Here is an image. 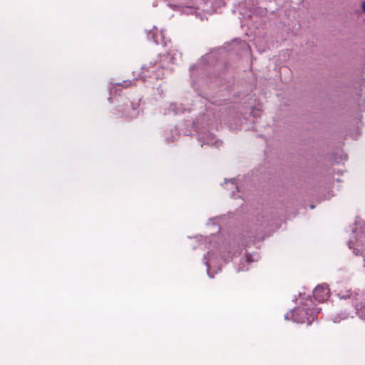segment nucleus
<instances>
[{
	"label": "nucleus",
	"instance_id": "obj_1",
	"mask_svg": "<svg viewBox=\"0 0 365 365\" xmlns=\"http://www.w3.org/2000/svg\"><path fill=\"white\" fill-rule=\"evenodd\" d=\"M338 296L340 299L352 298V303L356 314L360 318L365 319V294L355 293L353 296L352 292L350 290H347L345 293H339Z\"/></svg>",
	"mask_w": 365,
	"mask_h": 365
},
{
	"label": "nucleus",
	"instance_id": "obj_2",
	"mask_svg": "<svg viewBox=\"0 0 365 365\" xmlns=\"http://www.w3.org/2000/svg\"><path fill=\"white\" fill-rule=\"evenodd\" d=\"M309 308L305 307H299L294 309L290 313H287L284 318L287 320L292 319L297 323H307L310 324V321L314 320V316L312 315V312L309 313Z\"/></svg>",
	"mask_w": 365,
	"mask_h": 365
},
{
	"label": "nucleus",
	"instance_id": "obj_3",
	"mask_svg": "<svg viewBox=\"0 0 365 365\" xmlns=\"http://www.w3.org/2000/svg\"><path fill=\"white\" fill-rule=\"evenodd\" d=\"M356 247L353 245V242L351 241L349 243V248H353L354 250V252L356 255H362L365 257V225L364 229L361 230L360 233L356 232Z\"/></svg>",
	"mask_w": 365,
	"mask_h": 365
},
{
	"label": "nucleus",
	"instance_id": "obj_4",
	"mask_svg": "<svg viewBox=\"0 0 365 365\" xmlns=\"http://www.w3.org/2000/svg\"><path fill=\"white\" fill-rule=\"evenodd\" d=\"M314 299L319 302H325L329 296V289L326 284L318 285L313 291Z\"/></svg>",
	"mask_w": 365,
	"mask_h": 365
},
{
	"label": "nucleus",
	"instance_id": "obj_5",
	"mask_svg": "<svg viewBox=\"0 0 365 365\" xmlns=\"http://www.w3.org/2000/svg\"><path fill=\"white\" fill-rule=\"evenodd\" d=\"M199 141L202 144L212 145L216 147H219L222 145V141L215 140V138L212 135L207 136L206 139H205L203 137H201L200 138Z\"/></svg>",
	"mask_w": 365,
	"mask_h": 365
},
{
	"label": "nucleus",
	"instance_id": "obj_6",
	"mask_svg": "<svg viewBox=\"0 0 365 365\" xmlns=\"http://www.w3.org/2000/svg\"><path fill=\"white\" fill-rule=\"evenodd\" d=\"M150 74V78L159 79L163 77L164 76V69L163 68H158V70H155L154 67H151L150 69L148 70Z\"/></svg>",
	"mask_w": 365,
	"mask_h": 365
},
{
	"label": "nucleus",
	"instance_id": "obj_7",
	"mask_svg": "<svg viewBox=\"0 0 365 365\" xmlns=\"http://www.w3.org/2000/svg\"><path fill=\"white\" fill-rule=\"evenodd\" d=\"M153 41L156 44H163L166 46V41L163 32L161 31L160 34L153 36Z\"/></svg>",
	"mask_w": 365,
	"mask_h": 365
},
{
	"label": "nucleus",
	"instance_id": "obj_8",
	"mask_svg": "<svg viewBox=\"0 0 365 365\" xmlns=\"http://www.w3.org/2000/svg\"><path fill=\"white\" fill-rule=\"evenodd\" d=\"M209 256H210V254L208 253V254H207V256H205V258H204V259L207 260V261H206V262H205V264H206V266H207V274H208V275H209L210 277H213V275H211V274H210L211 265H212V259L210 258V257H209Z\"/></svg>",
	"mask_w": 365,
	"mask_h": 365
},
{
	"label": "nucleus",
	"instance_id": "obj_9",
	"mask_svg": "<svg viewBox=\"0 0 365 365\" xmlns=\"http://www.w3.org/2000/svg\"><path fill=\"white\" fill-rule=\"evenodd\" d=\"M170 110L175 113V114H178V113H182L183 112V110L181 109L180 108H178V106L175 103H173V104H170Z\"/></svg>",
	"mask_w": 365,
	"mask_h": 365
},
{
	"label": "nucleus",
	"instance_id": "obj_10",
	"mask_svg": "<svg viewBox=\"0 0 365 365\" xmlns=\"http://www.w3.org/2000/svg\"><path fill=\"white\" fill-rule=\"evenodd\" d=\"M260 113H261V110H259V109H253L252 110V114L253 115V116H257V115H260Z\"/></svg>",
	"mask_w": 365,
	"mask_h": 365
},
{
	"label": "nucleus",
	"instance_id": "obj_11",
	"mask_svg": "<svg viewBox=\"0 0 365 365\" xmlns=\"http://www.w3.org/2000/svg\"><path fill=\"white\" fill-rule=\"evenodd\" d=\"M342 315L343 317H340L339 319H338L337 317H335L334 319V322H339L341 319H344L347 317V315H345L344 314H343Z\"/></svg>",
	"mask_w": 365,
	"mask_h": 365
},
{
	"label": "nucleus",
	"instance_id": "obj_12",
	"mask_svg": "<svg viewBox=\"0 0 365 365\" xmlns=\"http://www.w3.org/2000/svg\"><path fill=\"white\" fill-rule=\"evenodd\" d=\"M230 183L232 185L231 189L232 188H235L237 190V187L236 182H235V179L230 180Z\"/></svg>",
	"mask_w": 365,
	"mask_h": 365
},
{
	"label": "nucleus",
	"instance_id": "obj_13",
	"mask_svg": "<svg viewBox=\"0 0 365 365\" xmlns=\"http://www.w3.org/2000/svg\"><path fill=\"white\" fill-rule=\"evenodd\" d=\"M246 260L248 262L254 261L253 259H251V256H247V259Z\"/></svg>",
	"mask_w": 365,
	"mask_h": 365
},
{
	"label": "nucleus",
	"instance_id": "obj_14",
	"mask_svg": "<svg viewBox=\"0 0 365 365\" xmlns=\"http://www.w3.org/2000/svg\"><path fill=\"white\" fill-rule=\"evenodd\" d=\"M362 9H363V11L365 12V2H363V4H362Z\"/></svg>",
	"mask_w": 365,
	"mask_h": 365
},
{
	"label": "nucleus",
	"instance_id": "obj_15",
	"mask_svg": "<svg viewBox=\"0 0 365 365\" xmlns=\"http://www.w3.org/2000/svg\"><path fill=\"white\" fill-rule=\"evenodd\" d=\"M123 83H125V86H124L125 87H127V86H128V82H127V81H125Z\"/></svg>",
	"mask_w": 365,
	"mask_h": 365
}]
</instances>
